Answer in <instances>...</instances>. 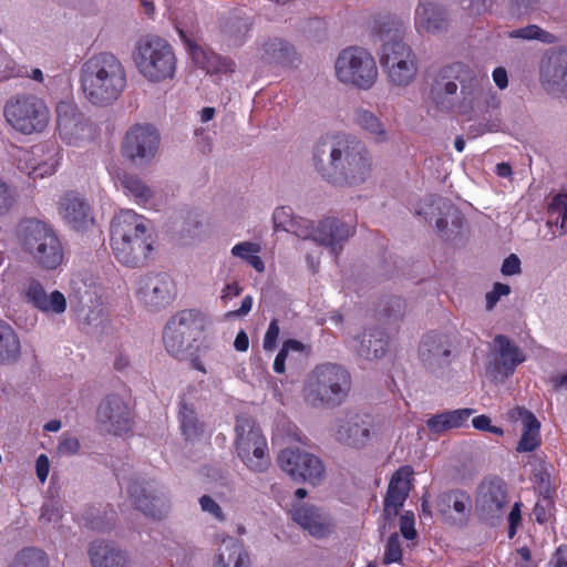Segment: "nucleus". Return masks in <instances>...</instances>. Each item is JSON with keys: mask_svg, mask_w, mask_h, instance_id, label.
Here are the masks:
<instances>
[{"mask_svg": "<svg viewBox=\"0 0 567 567\" xmlns=\"http://www.w3.org/2000/svg\"><path fill=\"white\" fill-rule=\"evenodd\" d=\"M447 213L449 215L452 217V229H449V221L447 219L441 217L436 220V228L439 230V233L442 234V236H444L446 239H450L452 237V235L454 234H457L458 233V229L461 228L462 226V217L460 216L458 212L449 206L447 207Z\"/></svg>", "mask_w": 567, "mask_h": 567, "instance_id": "49", "label": "nucleus"}, {"mask_svg": "<svg viewBox=\"0 0 567 567\" xmlns=\"http://www.w3.org/2000/svg\"><path fill=\"white\" fill-rule=\"evenodd\" d=\"M540 79L548 89H567V51L551 53L543 60Z\"/></svg>", "mask_w": 567, "mask_h": 567, "instance_id": "38", "label": "nucleus"}, {"mask_svg": "<svg viewBox=\"0 0 567 567\" xmlns=\"http://www.w3.org/2000/svg\"><path fill=\"white\" fill-rule=\"evenodd\" d=\"M21 344L14 329L0 319V364H11L18 361Z\"/></svg>", "mask_w": 567, "mask_h": 567, "instance_id": "42", "label": "nucleus"}, {"mask_svg": "<svg viewBox=\"0 0 567 567\" xmlns=\"http://www.w3.org/2000/svg\"><path fill=\"white\" fill-rule=\"evenodd\" d=\"M243 288L239 286L238 282L234 281L230 284H227L225 288L221 291L220 299L226 302L227 300L237 297L241 293Z\"/></svg>", "mask_w": 567, "mask_h": 567, "instance_id": "61", "label": "nucleus"}, {"mask_svg": "<svg viewBox=\"0 0 567 567\" xmlns=\"http://www.w3.org/2000/svg\"><path fill=\"white\" fill-rule=\"evenodd\" d=\"M158 146L159 135L153 126L135 125L123 138L122 153L131 161L144 163L155 157Z\"/></svg>", "mask_w": 567, "mask_h": 567, "instance_id": "19", "label": "nucleus"}, {"mask_svg": "<svg viewBox=\"0 0 567 567\" xmlns=\"http://www.w3.org/2000/svg\"><path fill=\"white\" fill-rule=\"evenodd\" d=\"M349 347L363 360L372 361L384 355L388 347L385 333L380 328L364 329L348 341Z\"/></svg>", "mask_w": 567, "mask_h": 567, "instance_id": "32", "label": "nucleus"}, {"mask_svg": "<svg viewBox=\"0 0 567 567\" xmlns=\"http://www.w3.org/2000/svg\"><path fill=\"white\" fill-rule=\"evenodd\" d=\"M493 81L499 90H504L508 85L507 72L504 68H496L493 71Z\"/></svg>", "mask_w": 567, "mask_h": 567, "instance_id": "63", "label": "nucleus"}, {"mask_svg": "<svg viewBox=\"0 0 567 567\" xmlns=\"http://www.w3.org/2000/svg\"><path fill=\"white\" fill-rule=\"evenodd\" d=\"M251 308H252V297L251 296H246L241 300L240 308L237 309V310L228 312L227 317H244V316H246V315H248L250 312Z\"/></svg>", "mask_w": 567, "mask_h": 567, "instance_id": "62", "label": "nucleus"}, {"mask_svg": "<svg viewBox=\"0 0 567 567\" xmlns=\"http://www.w3.org/2000/svg\"><path fill=\"white\" fill-rule=\"evenodd\" d=\"M80 446V441L75 436L63 435L58 445V451L62 455H73L79 452Z\"/></svg>", "mask_w": 567, "mask_h": 567, "instance_id": "56", "label": "nucleus"}, {"mask_svg": "<svg viewBox=\"0 0 567 567\" xmlns=\"http://www.w3.org/2000/svg\"><path fill=\"white\" fill-rule=\"evenodd\" d=\"M91 567H134L131 554L106 540H93L87 547Z\"/></svg>", "mask_w": 567, "mask_h": 567, "instance_id": "30", "label": "nucleus"}, {"mask_svg": "<svg viewBox=\"0 0 567 567\" xmlns=\"http://www.w3.org/2000/svg\"><path fill=\"white\" fill-rule=\"evenodd\" d=\"M419 357L430 372H443L451 362L450 338L439 332L425 334L419 346Z\"/></svg>", "mask_w": 567, "mask_h": 567, "instance_id": "24", "label": "nucleus"}, {"mask_svg": "<svg viewBox=\"0 0 567 567\" xmlns=\"http://www.w3.org/2000/svg\"><path fill=\"white\" fill-rule=\"evenodd\" d=\"M511 38H522L526 40H540L543 42H551L553 35L542 30L537 25H527L525 28L516 29L509 33Z\"/></svg>", "mask_w": 567, "mask_h": 567, "instance_id": "50", "label": "nucleus"}, {"mask_svg": "<svg viewBox=\"0 0 567 567\" xmlns=\"http://www.w3.org/2000/svg\"><path fill=\"white\" fill-rule=\"evenodd\" d=\"M444 9L430 0H421L414 12V27L420 34H437L446 30Z\"/></svg>", "mask_w": 567, "mask_h": 567, "instance_id": "33", "label": "nucleus"}, {"mask_svg": "<svg viewBox=\"0 0 567 567\" xmlns=\"http://www.w3.org/2000/svg\"><path fill=\"white\" fill-rule=\"evenodd\" d=\"M548 224L567 234V195L558 194L548 205Z\"/></svg>", "mask_w": 567, "mask_h": 567, "instance_id": "45", "label": "nucleus"}, {"mask_svg": "<svg viewBox=\"0 0 567 567\" xmlns=\"http://www.w3.org/2000/svg\"><path fill=\"white\" fill-rule=\"evenodd\" d=\"M205 323L204 316L192 309L178 311L171 317L163 332L167 352L178 359L192 357L198 348Z\"/></svg>", "mask_w": 567, "mask_h": 567, "instance_id": "8", "label": "nucleus"}, {"mask_svg": "<svg viewBox=\"0 0 567 567\" xmlns=\"http://www.w3.org/2000/svg\"><path fill=\"white\" fill-rule=\"evenodd\" d=\"M554 567H567V547L560 546L558 547L555 555Z\"/></svg>", "mask_w": 567, "mask_h": 567, "instance_id": "64", "label": "nucleus"}, {"mask_svg": "<svg viewBox=\"0 0 567 567\" xmlns=\"http://www.w3.org/2000/svg\"><path fill=\"white\" fill-rule=\"evenodd\" d=\"M132 58L137 72L147 82L161 83L175 76L177 59L173 47L163 38L140 39Z\"/></svg>", "mask_w": 567, "mask_h": 567, "instance_id": "6", "label": "nucleus"}, {"mask_svg": "<svg viewBox=\"0 0 567 567\" xmlns=\"http://www.w3.org/2000/svg\"><path fill=\"white\" fill-rule=\"evenodd\" d=\"M501 97L491 89L488 83L467 68V71L463 74L453 111L468 120H474L484 117L491 111L498 109Z\"/></svg>", "mask_w": 567, "mask_h": 567, "instance_id": "10", "label": "nucleus"}, {"mask_svg": "<svg viewBox=\"0 0 567 567\" xmlns=\"http://www.w3.org/2000/svg\"><path fill=\"white\" fill-rule=\"evenodd\" d=\"M467 71V66L455 63L443 68L435 76L431 89L429 99L432 105L442 112H452L455 100L457 97L458 85L463 74Z\"/></svg>", "mask_w": 567, "mask_h": 567, "instance_id": "18", "label": "nucleus"}, {"mask_svg": "<svg viewBox=\"0 0 567 567\" xmlns=\"http://www.w3.org/2000/svg\"><path fill=\"white\" fill-rule=\"evenodd\" d=\"M250 559L244 545L231 536H221L212 558V567H249Z\"/></svg>", "mask_w": 567, "mask_h": 567, "instance_id": "34", "label": "nucleus"}, {"mask_svg": "<svg viewBox=\"0 0 567 567\" xmlns=\"http://www.w3.org/2000/svg\"><path fill=\"white\" fill-rule=\"evenodd\" d=\"M380 63L388 82L395 87L409 86L417 75V60L409 44L401 40L384 42Z\"/></svg>", "mask_w": 567, "mask_h": 567, "instance_id": "13", "label": "nucleus"}, {"mask_svg": "<svg viewBox=\"0 0 567 567\" xmlns=\"http://www.w3.org/2000/svg\"><path fill=\"white\" fill-rule=\"evenodd\" d=\"M412 474L410 466H402L392 475L384 501L383 514L386 519L394 518L403 506L411 488Z\"/></svg>", "mask_w": 567, "mask_h": 567, "instance_id": "31", "label": "nucleus"}, {"mask_svg": "<svg viewBox=\"0 0 567 567\" xmlns=\"http://www.w3.org/2000/svg\"><path fill=\"white\" fill-rule=\"evenodd\" d=\"M501 271L504 276H513L520 274L522 268L519 258L515 254L509 255L507 258L504 259Z\"/></svg>", "mask_w": 567, "mask_h": 567, "instance_id": "58", "label": "nucleus"}, {"mask_svg": "<svg viewBox=\"0 0 567 567\" xmlns=\"http://www.w3.org/2000/svg\"><path fill=\"white\" fill-rule=\"evenodd\" d=\"M111 247L122 265L142 266L153 249L150 221L133 209H121L111 224Z\"/></svg>", "mask_w": 567, "mask_h": 567, "instance_id": "3", "label": "nucleus"}, {"mask_svg": "<svg viewBox=\"0 0 567 567\" xmlns=\"http://www.w3.org/2000/svg\"><path fill=\"white\" fill-rule=\"evenodd\" d=\"M16 192L0 179V215L11 209L16 202Z\"/></svg>", "mask_w": 567, "mask_h": 567, "instance_id": "53", "label": "nucleus"}, {"mask_svg": "<svg viewBox=\"0 0 567 567\" xmlns=\"http://www.w3.org/2000/svg\"><path fill=\"white\" fill-rule=\"evenodd\" d=\"M334 74L346 86L369 91L378 81L379 70L370 51L361 47H348L339 52L334 61Z\"/></svg>", "mask_w": 567, "mask_h": 567, "instance_id": "9", "label": "nucleus"}, {"mask_svg": "<svg viewBox=\"0 0 567 567\" xmlns=\"http://www.w3.org/2000/svg\"><path fill=\"white\" fill-rule=\"evenodd\" d=\"M507 504L506 486L501 480L484 481L480 485L476 511L482 519L496 524L504 516Z\"/></svg>", "mask_w": 567, "mask_h": 567, "instance_id": "21", "label": "nucleus"}, {"mask_svg": "<svg viewBox=\"0 0 567 567\" xmlns=\"http://www.w3.org/2000/svg\"><path fill=\"white\" fill-rule=\"evenodd\" d=\"M437 509L445 520L462 522L470 509V497L461 492L443 494L437 499Z\"/></svg>", "mask_w": 567, "mask_h": 567, "instance_id": "41", "label": "nucleus"}, {"mask_svg": "<svg viewBox=\"0 0 567 567\" xmlns=\"http://www.w3.org/2000/svg\"><path fill=\"white\" fill-rule=\"evenodd\" d=\"M353 122L377 144H383L390 140L386 123L369 109L363 106L354 109Z\"/></svg>", "mask_w": 567, "mask_h": 567, "instance_id": "39", "label": "nucleus"}, {"mask_svg": "<svg viewBox=\"0 0 567 567\" xmlns=\"http://www.w3.org/2000/svg\"><path fill=\"white\" fill-rule=\"evenodd\" d=\"M473 413L474 410L468 408L443 411L429 417L426 420V426L432 434L441 435L451 430L466 425Z\"/></svg>", "mask_w": 567, "mask_h": 567, "instance_id": "40", "label": "nucleus"}, {"mask_svg": "<svg viewBox=\"0 0 567 567\" xmlns=\"http://www.w3.org/2000/svg\"><path fill=\"white\" fill-rule=\"evenodd\" d=\"M12 567H49V558L41 549L24 548L17 554Z\"/></svg>", "mask_w": 567, "mask_h": 567, "instance_id": "46", "label": "nucleus"}, {"mask_svg": "<svg viewBox=\"0 0 567 567\" xmlns=\"http://www.w3.org/2000/svg\"><path fill=\"white\" fill-rule=\"evenodd\" d=\"M511 292V288L508 285L496 282L493 287V290L487 292L485 296L486 300V309L492 310L501 297L507 296Z\"/></svg>", "mask_w": 567, "mask_h": 567, "instance_id": "54", "label": "nucleus"}, {"mask_svg": "<svg viewBox=\"0 0 567 567\" xmlns=\"http://www.w3.org/2000/svg\"><path fill=\"white\" fill-rule=\"evenodd\" d=\"M23 297L28 303L45 315L59 316L66 310L65 296L59 290L48 292L44 286L35 279H30L24 284Z\"/></svg>", "mask_w": 567, "mask_h": 567, "instance_id": "27", "label": "nucleus"}, {"mask_svg": "<svg viewBox=\"0 0 567 567\" xmlns=\"http://www.w3.org/2000/svg\"><path fill=\"white\" fill-rule=\"evenodd\" d=\"M50 472V461L45 454H41L38 456L35 462V473L39 481L43 484Z\"/></svg>", "mask_w": 567, "mask_h": 567, "instance_id": "59", "label": "nucleus"}, {"mask_svg": "<svg viewBox=\"0 0 567 567\" xmlns=\"http://www.w3.org/2000/svg\"><path fill=\"white\" fill-rule=\"evenodd\" d=\"M402 558L400 538L398 534H392L386 543L383 561L384 564L398 563Z\"/></svg>", "mask_w": 567, "mask_h": 567, "instance_id": "51", "label": "nucleus"}, {"mask_svg": "<svg viewBox=\"0 0 567 567\" xmlns=\"http://www.w3.org/2000/svg\"><path fill=\"white\" fill-rule=\"evenodd\" d=\"M80 89L86 102L109 106L122 95L127 85L122 61L111 52L94 53L83 61L79 72Z\"/></svg>", "mask_w": 567, "mask_h": 567, "instance_id": "2", "label": "nucleus"}, {"mask_svg": "<svg viewBox=\"0 0 567 567\" xmlns=\"http://www.w3.org/2000/svg\"><path fill=\"white\" fill-rule=\"evenodd\" d=\"M292 54L293 48L278 38L266 41L260 49V56L267 63H286Z\"/></svg>", "mask_w": 567, "mask_h": 567, "instance_id": "44", "label": "nucleus"}, {"mask_svg": "<svg viewBox=\"0 0 567 567\" xmlns=\"http://www.w3.org/2000/svg\"><path fill=\"white\" fill-rule=\"evenodd\" d=\"M100 427L111 434L122 435L132 427V417L126 402L116 394L104 398L96 411Z\"/></svg>", "mask_w": 567, "mask_h": 567, "instance_id": "22", "label": "nucleus"}, {"mask_svg": "<svg viewBox=\"0 0 567 567\" xmlns=\"http://www.w3.org/2000/svg\"><path fill=\"white\" fill-rule=\"evenodd\" d=\"M235 447L238 457L252 472L262 473L270 464L267 441L260 427L249 417L237 419Z\"/></svg>", "mask_w": 567, "mask_h": 567, "instance_id": "12", "label": "nucleus"}, {"mask_svg": "<svg viewBox=\"0 0 567 567\" xmlns=\"http://www.w3.org/2000/svg\"><path fill=\"white\" fill-rule=\"evenodd\" d=\"M200 511L216 523L224 524L228 520V514L220 504L210 495H203L198 499Z\"/></svg>", "mask_w": 567, "mask_h": 567, "instance_id": "48", "label": "nucleus"}, {"mask_svg": "<svg viewBox=\"0 0 567 567\" xmlns=\"http://www.w3.org/2000/svg\"><path fill=\"white\" fill-rule=\"evenodd\" d=\"M62 159L61 147L53 141L35 144L28 152L25 168L32 178L53 175Z\"/></svg>", "mask_w": 567, "mask_h": 567, "instance_id": "25", "label": "nucleus"}, {"mask_svg": "<svg viewBox=\"0 0 567 567\" xmlns=\"http://www.w3.org/2000/svg\"><path fill=\"white\" fill-rule=\"evenodd\" d=\"M278 464L291 478L312 485L320 483L326 473L319 457L298 449L282 450L278 455Z\"/></svg>", "mask_w": 567, "mask_h": 567, "instance_id": "16", "label": "nucleus"}, {"mask_svg": "<svg viewBox=\"0 0 567 567\" xmlns=\"http://www.w3.org/2000/svg\"><path fill=\"white\" fill-rule=\"evenodd\" d=\"M58 213L74 230H84L93 224L91 206L80 194L66 192L58 202Z\"/></svg>", "mask_w": 567, "mask_h": 567, "instance_id": "28", "label": "nucleus"}, {"mask_svg": "<svg viewBox=\"0 0 567 567\" xmlns=\"http://www.w3.org/2000/svg\"><path fill=\"white\" fill-rule=\"evenodd\" d=\"M350 390L349 373L340 365L326 363L315 368L303 385V398L315 408L340 404Z\"/></svg>", "mask_w": 567, "mask_h": 567, "instance_id": "7", "label": "nucleus"}, {"mask_svg": "<svg viewBox=\"0 0 567 567\" xmlns=\"http://www.w3.org/2000/svg\"><path fill=\"white\" fill-rule=\"evenodd\" d=\"M252 28V17L243 10H233L218 18L217 37L228 48H239L248 41Z\"/></svg>", "mask_w": 567, "mask_h": 567, "instance_id": "23", "label": "nucleus"}, {"mask_svg": "<svg viewBox=\"0 0 567 567\" xmlns=\"http://www.w3.org/2000/svg\"><path fill=\"white\" fill-rule=\"evenodd\" d=\"M508 536L513 538L516 534V528L520 523V503H515L508 515Z\"/></svg>", "mask_w": 567, "mask_h": 567, "instance_id": "60", "label": "nucleus"}, {"mask_svg": "<svg viewBox=\"0 0 567 567\" xmlns=\"http://www.w3.org/2000/svg\"><path fill=\"white\" fill-rule=\"evenodd\" d=\"M275 230L293 233L301 239H311L320 246L328 247L337 255L342 244L353 234L354 228L344 221L327 218L317 224L305 218L293 217L290 207H277L272 214Z\"/></svg>", "mask_w": 567, "mask_h": 567, "instance_id": "4", "label": "nucleus"}, {"mask_svg": "<svg viewBox=\"0 0 567 567\" xmlns=\"http://www.w3.org/2000/svg\"><path fill=\"white\" fill-rule=\"evenodd\" d=\"M56 123L61 140L68 145L80 146L91 137V127L83 120L72 101H60L56 105Z\"/></svg>", "mask_w": 567, "mask_h": 567, "instance_id": "20", "label": "nucleus"}, {"mask_svg": "<svg viewBox=\"0 0 567 567\" xmlns=\"http://www.w3.org/2000/svg\"><path fill=\"white\" fill-rule=\"evenodd\" d=\"M280 333L279 324L276 320H272L264 337V349L266 351H274L277 347V340Z\"/></svg>", "mask_w": 567, "mask_h": 567, "instance_id": "55", "label": "nucleus"}, {"mask_svg": "<svg viewBox=\"0 0 567 567\" xmlns=\"http://www.w3.org/2000/svg\"><path fill=\"white\" fill-rule=\"evenodd\" d=\"M126 491L135 507L145 516L161 520L168 515L169 498L156 484L135 481Z\"/></svg>", "mask_w": 567, "mask_h": 567, "instance_id": "17", "label": "nucleus"}, {"mask_svg": "<svg viewBox=\"0 0 567 567\" xmlns=\"http://www.w3.org/2000/svg\"><path fill=\"white\" fill-rule=\"evenodd\" d=\"M22 251L45 270H54L64 260V249L55 230L39 219L22 220L17 230Z\"/></svg>", "mask_w": 567, "mask_h": 567, "instance_id": "5", "label": "nucleus"}, {"mask_svg": "<svg viewBox=\"0 0 567 567\" xmlns=\"http://www.w3.org/2000/svg\"><path fill=\"white\" fill-rule=\"evenodd\" d=\"M135 297L146 310L161 311L174 301L175 284L167 274H148L137 279Z\"/></svg>", "mask_w": 567, "mask_h": 567, "instance_id": "15", "label": "nucleus"}, {"mask_svg": "<svg viewBox=\"0 0 567 567\" xmlns=\"http://www.w3.org/2000/svg\"><path fill=\"white\" fill-rule=\"evenodd\" d=\"M189 52L193 61L209 74H231L235 72V62L226 56L216 54L198 44L190 43Z\"/></svg>", "mask_w": 567, "mask_h": 567, "instance_id": "37", "label": "nucleus"}, {"mask_svg": "<svg viewBox=\"0 0 567 567\" xmlns=\"http://www.w3.org/2000/svg\"><path fill=\"white\" fill-rule=\"evenodd\" d=\"M507 417L512 422H520L523 426L522 437L516 447L518 452H532L539 446L540 423L532 412L516 406L508 411Z\"/></svg>", "mask_w": 567, "mask_h": 567, "instance_id": "35", "label": "nucleus"}, {"mask_svg": "<svg viewBox=\"0 0 567 567\" xmlns=\"http://www.w3.org/2000/svg\"><path fill=\"white\" fill-rule=\"evenodd\" d=\"M8 124L23 134L40 133L49 124L50 113L43 100L31 94L12 96L4 105Z\"/></svg>", "mask_w": 567, "mask_h": 567, "instance_id": "11", "label": "nucleus"}, {"mask_svg": "<svg viewBox=\"0 0 567 567\" xmlns=\"http://www.w3.org/2000/svg\"><path fill=\"white\" fill-rule=\"evenodd\" d=\"M379 425L367 414L349 413L336 419L332 425L334 440L352 450H363L378 437Z\"/></svg>", "mask_w": 567, "mask_h": 567, "instance_id": "14", "label": "nucleus"}, {"mask_svg": "<svg viewBox=\"0 0 567 567\" xmlns=\"http://www.w3.org/2000/svg\"><path fill=\"white\" fill-rule=\"evenodd\" d=\"M400 530L406 539H413L416 536L414 528V515L412 513H405L401 516Z\"/></svg>", "mask_w": 567, "mask_h": 567, "instance_id": "57", "label": "nucleus"}, {"mask_svg": "<svg viewBox=\"0 0 567 567\" xmlns=\"http://www.w3.org/2000/svg\"><path fill=\"white\" fill-rule=\"evenodd\" d=\"M115 185L140 206L158 208L165 202L163 193L158 187L147 185L136 175L117 174Z\"/></svg>", "mask_w": 567, "mask_h": 567, "instance_id": "26", "label": "nucleus"}, {"mask_svg": "<svg viewBox=\"0 0 567 567\" xmlns=\"http://www.w3.org/2000/svg\"><path fill=\"white\" fill-rule=\"evenodd\" d=\"M261 246L258 243L245 240L237 243L230 249L231 257L241 260L257 272L265 271V262L259 256Z\"/></svg>", "mask_w": 567, "mask_h": 567, "instance_id": "43", "label": "nucleus"}, {"mask_svg": "<svg viewBox=\"0 0 567 567\" xmlns=\"http://www.w3.org/2000/svg\"><path fill=\"white\" fill-rule=\"evenodd\" d=\"M313 161L317 172L336 186H357L372 172L370 153L349 135L333 136L319 143Z\"/></svg>", "mask_w": 567, "mask_h": 567, "instance_id": "1", "label": "nucleus"}, {"mask_svg": "<svg viewBox=\"0 0 567 567\" xmlns=\"http://www.w3.org/2000/svg\"><path fill=\"white\" fill-rule=\"evenodd\" d=\"M179 421L182 432L187 440H193L198 435L200 425L192 406L185 403L182 405L179 410Z\"/></svg>", "mask_w": 567, "mask_h": 567, "instance_id": "47", "label": "nucleus"}, {"mask_svg": "<svg viewBox=\"0 0 567 567\" xmlns=\"http://www.w3.org/2000/svg\"><path fill=\"white\" fill-rule=\"evenodd\" d=\"M525 361L520 349L504 336L494 339V370L504 377L512 374Z\"/></svg>", "mask_w": 567, "mask_h": 567, "instance_id": "36", "label": "nucleus"}, {"mask_svg": "<svg viewBox=\"0 0 567 567\" xmlns=\"http://www.w3.org/2000/svg\"><path fill=\"white\" fill-rule=\"evenodd\" d=\"M292 519L311 536L323 538L329 536L334 528L331 516L311 504H302L292 508Z\"/></svg>", "mask_w": 567, "mask_h": 567, "instance_id": "29", "label": "nucleus"}, {"mask_svg": "<svg viewBox=\"0 0 567 567\" xmlns=\"http://www.w3.org/2000/svg\"><path fill=\"white\" fill-rule=\"evenodd\" d=\"M62 517V509L59 504L50 502L42 506L40 520L45 524H56Z\"/></svg>", "mask_w": 567, "mask_h": 567, "instance_id": "52", "label": "nucleus"}]
</instances>
